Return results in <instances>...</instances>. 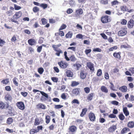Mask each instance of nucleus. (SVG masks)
I'll return each mask as SVG.
<instances>
[{
  "instance_id": "f257e3e1",
  "label": "nucleus",
  "mask_w": 134,
  "mask_h": 134,
  "mask_svg": "<svg viewBox=\"0 0 134 134\" xmlns=\"http://www.w3.org/2000/svg\"><path fill=\"white\" fill-rule=\"evenodd\" d=\"M21 15L22 13L20 11L16 12L13 16L12 18H11L10 20L12 22H14L15 23H18V21L15 20H17L21 16Z\"/></svg>"
},
{
  "instance_id": "f03ea898",
  "label": "nucleus",
  "mask_w": 134,
  "mask_h": 134,
  "mask_svg": "<svg viewBox=\"0 0 134 134\" xmlns=\"http://www.w3.org/2000/svg\"><path fill=\"white\" fill-rule=\"evenodd\" d=\"M110 17L108 15L103 16L101 18V21L103 23H105L110 21Z\"/></svg>"
},
{
  "instance_id": "7ed1b4c3",
  "label": "nucleus",
  "mask_w": 134,
  "mask_h": 134,
  "mask_svg": "<svg viewBox=\"0 0 134 134\" xmlns=\"http://www.w3.org/2000/svg\"><path fill=\"white\" fill-rule=\"evenodd\" d=\"M127 31L126 28L122 29L121 30L119 31L118 35L120 36H122L126 35L127 33Z\"/></svg>"
},
{
  "instance_id": "20e7f679",
  "label": "nucleus",
  "mask_w": 134,
  "mask_h": 134,
  "mask_svg": "<svg viewBox=\"0 0 134 134\" xmlns=\"http://www.w3.org/2000/svg\"><path fill=\"white\" fill-rule=\"evenodd\" d=\"M16 105L21 110H24L25 109V105L24 103L22 102H18L16 103Z\"/></svg>"
},
{
  "instance_id": "39448f33",
  "label": "nucleus",
  "mask_w": 134,
  "mask_h": 134,
  "mask_svg": "<svg viewBox=\"0 0 134 134\" xmlns=\"http://www.w3.org/2000/svg\"><path fill=\"white\" fill-rule=\"evenodd\" d=\"M58 64L62 68H65L68 65V64L67 63H64L62 61H61L60 62H58Z\"/></svg>"
},
{
  "instance_id": "423d86ee",
  "label": "nucleus",
  "mask_w": 134,
  "mask_h": 134,
  "mask_svg": "<svg viewBox=\"0 0 134 134\" xmlns=\"http://www.w3.org/2000/svg\"><path fill=\"white\" fill-rule=\"evenodd\" d=\"M83 13V10L81 8L79 9L76 11V17H79V15Z\"/></svg>"
},
{
  "instance_id": "0eeeda50",
  "label": "nucleus",
  "mask_w": 134,
  "mask_h": 134,
  "mask_svg": "<svg viewBox=\"0 0 134 134\" xmlns=\"http://www.w3.org/2000/svg\"><path fill=\"white\" fill-rule=\"evenodd\" d=\"M89 117L91 121H95L96 117L94 114L93 113H90L89 114Z\"/></svg>"
},
{
  "instance_id": "6e6552de",
  "label": "nucleus",
  "mask_w": 134,
  "mask_h": 134,
  "mask_svg": "<svg viewBox=\"0 0 134 134\" xmlns=\"http://www.w3.org/2000/svg\"><path fill=\"white\" fill-rule=\"evenodd\" d=\"M134 24V21L132 19H131L128 22L127 24L128 27L129 28L132 27Z\"/></svg>"
},
{
  "instance_id": "1a4fd4ad",
  "label": "nucleus",
  "mask_w": 134,
  "mask_h": 134,
  "mask_svg": "<svg viewBox=\"0 0 134 134\" xmlns=\"http://www.w3.org/2000/svg\"><path fill=\"white\" fill-rule=\"evenodd\" d=\"M36 107L38 109H45L46 108V106L42 103L38 104L36 105Z\"/></svg>"
},
{
  "instance_id": "9d476101",
  "label": "nucleus",
  "mask_w": 134,
  "mask_h": 134,
  "mask_svg": "<svg viewBox=\"0 0 134 134\" xmlns=\"http://www.w3.org/2000/svg\"><path fill=\"white\" fill-rule=\"evenodd\" d=\"M28 42L29 44L31 46L35 45L36 43V41L34 39H30L29 40Z\"/></svg>"
},
{
  "instance_id": "9b49d317",
  "label": "nucleus",
  "mask_w": 134,
  "mask_h": 134,
  "mask_svg": "<svg viewBox=\"0 0 134 134\" xmlns=\"http://www.w3.org/2000/svg\"><path fill=\"white\" fill-rule=\"evenodd\" d=\"M116 125H113L110 127L109 129V131L110 132H113L116 129Z\"/></svg>"
},
{
  "instance_id": "f8f14e48",
  "label": "nucleus",
  "mask_w": 134,
  "mask_h": 134,
  "mask_svg": "<svg viewBox=\"0 0 134 134\" xmlns=\"http://www.w3.org/2000/svg\"><path fill=\"white\" fill-rule=\"evenodd\" d=\"M87 66L88 68L91 71H93L94 70L93 65L92 63H88L87 64Z\"/></svg>"
},
{
  "instance_id": "ddd939ff",
  "label": "nucleus",
  "mask_w": 134,
  "mask_h": 134,
  "mask_svg": "<svg viewBox=\"0 0 134 134\" xmlns=\"http://www.w3.org/2000/svg\"><path fill=\"white\" fill-rule=\"evenodd\" d=\"M123 110V112L126 116H127L129 115V112L128 111L127 109V108L126 107L124 108Z\"/></svg>"
},
{
  "instance_id": "4468645a",
  "label": "nucleus",
  "mask_w": 134,
  "mask_h": 134,
  "mask_svg": "<svg viewBox=\"0 0 134 134\" xmlns=\"http://www.w3.org/2000/svg\"><path fill=\"white\" fill-rule=\"evenodd\" d=\"M130 131V129L127 127H125L123 128L121 131V133L122 134H124L126 133L127 131Z\"/></svg>"
},
{
  "instance_id": "2eb2a0df",
  "label": "nucleus",
  "mask_w": 134,
  "mask_h": 134,
  "mask_svg": "<svg viewBox=\"0 0 134 134\" xmlns=\"http://www.w3.org/2000/svg\"><path fill=\"white\" fill-rule=\"evenodd\" d=\"M72 92L74 94L77 95L79 93V88H76L73 89Z\"/></svg>"
},
{
  "instance_id": "dca6fc26",
  "label": "nucleus",
  "mask_w": 134,
  "mask_h": 134,
  "mask_svg": "<svg viewBox=\"0 0 134 134\" xmlns=\"http://www.w3.org/2000/svg\"><path fill=\"white\" fill-rule=\"evenodd\" d=\"M127 125V126L130 128H133L134 127V122L132 121L129 122Z\"/></svg>"
},
{
  "instance_id": "f3484780",
  "label": "nucleus",
  "mask_w": 134,
  "mask_h": 134,
  "mask_svg": "<svg viewBox=\"0 0 134 134\" xmlns=\"http://www.w3.org/2000/svg\"><path fill=\"white\" fill-rule=\"evenodd\" d=\"M100 89L103 92L105 93H107L108 92V90L107 88L104 86H102L101 87Z\"/></svg>"
},
{
  "instance_id": "a211bd4d",
  "label": "nucleus",
  "mask_w": 134,
  "mask_h": 134,
  "mask_svg": "<svg viewBox=\"0 0 134 134\" xmlns=\"http://www.w3.org/2000/svg\"><path fill=\"white\" fill-rule=\"evenodd\" d=\"M119 89L122 92H126L127 91V88L126 86H124L120 87Z\"/></svg>"
},
{
  "instance_id": "6ab92c4d",
  "label": "nucleus",
  "mask_w": 134,
  "mask_h": 134,
  "mask_svg": "<svg viewBox=\"0 0 134 134\" xmlns=\"http://www.w3.org/2000/svg\"><path fill=\"white\" fill-rule=\"evenodd\" d=\"M5 99L6 100L11 101L12 99V98L9 94H7L5 96Z\"/></svg>"
},
{
  "instance_id": "aec40b11",
  "label": "nucleus",
  "mask_w": 134,
  "mask_h": 134,
  "mask_svg": "<svg viewBox=\"0 0 134 134\" xmlns=\"http://www.w3.org/2000/svg\"><path fill=\"white\" fill-rule=\"evenodd\" d=\"M80 77L81 79H84L86 77V74L83 71H81L80 73Z\"/></svg>"
},
{
  "instance_id": "412c9836",
  "label": "nucleus",
  "mask_w": 134,
  "mask_h": 134,
  "mask_svg": "<svg viewBox=\"0 0 134 134\" xmlns=\"http://www.w3.org/2000/svg\"><path fill=\"white\" fill-rule=\"evenodd\" d=\"M66 74L67 76L68 77H72L73 76V72L70 70H68L66 72Z\"/></svg>"
},
{
  "instance_id": "4be33fe9",
  "label": "nucleus",
  "mask_w": 134,
  "mask_h": 134,
  "mask_svg": "<svg viewBox=\"0 0 134 134\" xmlns=\"http://www.w3.org/2000/svg\"><path fill=\"white\" fill-rule=\"evenodd\" d=\"M120 52H118L117 53L116 52H114L113 54V56L115 58L119 59L120 57Z\"/></svg>"
},
{
  "instance_id": "5701e85b",
  "label": "nucleus",
  "mask_w": 134,
  "mask_h": 134,
  "mask_svg": "<svg viewBox=\"0 0 134 134\" xmlns=\"http://www.w3.org/2000/svg\"><path fill=\"white\" fill-rule=\"evenodd\" d=\"M120 8L121 10L123 11H126L128 10V9L125 5L121 6Z\"/></svg>"
},
{
  "instance_id": "b1692460",
  "label": "nucleus",
  "mask_w": 134,
  "mask_h": 134,
  "mask_svg": "<svg viewBox=\"0 0 134 134\" xmlns=\"http://www.w3.org/2000/svg\"><path fill=\"white\" fill-rule=\"evenodd\" d=\"M76 129V127L74 126H71L69 128L70 131L72 132L75 131Z\"/></svg>"
},
{
  "instance_id": "393cba45",
  "label": "nucleus",
  "mask_w": 134,
  "mask_h": 134,
  "mask_svg": "<svg viewBox=\"0 0 134 134\" xmlns=\"http://www.w3.org/2000/svg\"><path fill=\"white\" fill-rule=\"evenodd\" d=\"M72 33L71 32H69L68 33L65 35V37L66 38H71L72 35Z\"/></svg>"
},
{
  "instance_id": "a878e982",
  "label": "nucleus",
  "mask_w": 134,
  "mask_h": 134,
  "mask_svg": "<svg viewBox=\"0 0 134 134\" xmlns=\"http://www.w3.org/2000/svg\"><path fill=\"white\" fill-rule=\"evenodd\" d=\"M119 70L118 69L115 68L111 71V72L113 74V73H117L119 72Z\"/></svg>"
},
{
  "instance_id": "bb28decb",
  "label": "nucleus",
  "mask_w": 134,
  "mask_h": 134,
  "mask_svg": "<svg viewBox=\"0 0 134 134\" xmlns=\"http://www.w3.org/2000/svg\"><path fill=\"white\" fill-rule=\"evenodd\" d=\"M70 60L72 62H75L76 60V59L74 55H72L69 58Z\"/></svg>"
},
{
  "instance_id": "cd10ccee",
  "label": "nucleus",
  "mask_w": 134,
  "mask_h": 134,
  "mask_svg": "<svg viewBox=\"0 0 134 134\" xmlns=\"http://www.w3.org/2000/svg\"><path fill=\"white\" fill-rule=\"evenodd\" d=\"M93 93H91L90 94L88 97H87V99L88 100H91L93 98Z\"/></svg>"
},
{
  "instance_id": "c85d7f7f",
  "label": "nucleus",
  "mask_w": 134,
  "mask_h": 134,
  "mask_svg": "<svg viewBox=\"0 0 134 134\" xmlns=\"http://www.w3.org/2000/svg\"><path fill=\"white\" fill-rule=\"evenodd\" d=\"M79 84L78 82L76 81H73L72 82L71 86L72 87H74L78 85Z\"/></svg>"
},
{
  "instance_id": "c756f323",
  "label": "nucleus",
  "mask_w": 134,
  "mask_h": 134,
  "mask_svg": "<svg viewBox=\"0 0 134 134\" xmlns=\"http://www.w3.org/2000/svg\"><path fill=\"white\" fill-rule=\"evenodd\" d=\"M74 66L76 67L77 70H79L81 66V65L79 63H76L74 65Z\"/></svg>"
},
{
  "instance_id": "7c9ffc66",
  "label": "nucleus",
  "mask_w": 134,
  "mask_h": 134,
  "mask_svg": "<svg viewBox=\"0 0 134 134\" xmlns=\"http://www.w3.org/2000/svg\"><path fill=\"white\" fill-rule=\"evenodd\" d=\"M69 3L71 6H74L75 5V1L73 0H70L69 1Z\"/></svg>"
},
{
  "instance_id": "2f4dec72",
  "label": "nucleus",
  "mask_w": 134,
  "mask_h": 134,
  "mask_svg": "<svg viewBox=\"0 0 134 134\" xmlns=\"http://www.w3.org/2000/svg\"><path fill=\"white\" fill-rule=\"evenodd\" d=\"M17 81H18V79L15 77L14 78L13 80L14 83L16 86H18V83Z\"/></svg>"
},
{
  "instance_id": "473e14b6",
  "label": "nucleus",
  "mask_w": 134,
  "mask_h": 134,
  "mask_svg": "<svg viewBox=\"0 0 134 134\" xmlns=\"http://www.w3.org/2000/svg\"><path fill=\"white\" fill-rule=\"evenodd\" d=\"M13 122V119L11 118H9L7 120V122L9 124H10Z\"/></svg>"
},
{
  "instance_id": "72a5a7b5",
  "label": "nucleus",
  "mask_w": 134,
  "mask_h": 134,
  "mask_svg": "<svg viewBox=\"0 0 134 134\" xmlns=\"http://www.w3.org/2000/svg\"><path fill=\"white\" fill-rule=\"evenodd\" d=\"M45 119L46 120V123L47 124H48L50 122V116L48 115L46 116V117Z\"/></svg>"
},
{
  "instance_id": "f704fd0d",
  "label": "nucleus",
  "mask_w": 134,
  "mask_h": 134,
  "mask_svg": "<svg viewBox=\"0 0 134 134\" xmlns=\"http://www.w3.org/2000/svg\"><path fill=\"white\" fill-rule=\"evenodd\" d=\"M119 117L121 120H123L125 118V116L122 113H121L119 115Z\"/></svg>"
},
{
  "instance_id": "c9c22d12",
  "label": "nucleus",
  "mask_w": 134,
  "mask_h": 134,
  "mask_svg": "<svg viewBox=\"0 0 134 134\" xmlns=\"http://www.w3.org/2000/svg\"><path fill=\"white\" fill-rule=\"evenodd\" d=\"M44 71V69L42 68H40L38 70V72L41 74L43 73Z\"/></svg>"
},
{
  "instance_id": "e433bc0d",
  "label": "nucleus",
  "mask_w": 134,
  "mask_h": 134,
  "mask_svg": "<svg viewBox=\"0 0 134 134\" xmlns=\"http://www.w3.org/2000/svg\"><path fill=\"white\" fill-rule=\"evenodd\" d=\"M66 25L63 24L60 27V29H59V30H62L64 29H65L66 28Z\"/></svg>"
},
{
  "instance_id": "4c0bfd02",
  "label": "nucleus",
  "mask_w": 134,
  "mask_h": 134,
  "mask_svg": "<svg viewBox=\"0 0 134 134\" xmlns=\"http://www.w3.org/2000/svg\"><path fill=\"white\" fill-rule=\"evenodd\" d=\"M40 92L42 95L45 97L46 98H48V95L47 94L43 91H40Z\"/></svg>"
},
{
  "instance_id": "58836bf2",
  "label": "nucleus",
  "mask_w": 134,
  "mask_h": 134,
  "mask_svg": "<svg viewBox=\"0 0 134 134\" xmlns=\"http://www.w3.org/2000/svg\"><path fill=\"white\" fill-rule=\"evenodd\" d=\"M6 14L8 16H10L12 15L13 13L12 10H10L7 12H6Z\"/></svg>"
},
{
  "instance_id": "ea45409f",
  "label": "nucleus",
  "mask_w": 134,
  "mask_h": 134,
  "mask_svg": "<svg viewBox=\"0 0 134 134\" xmlns=\"http://www.w3.org/2000/svg\"><path fill=\"white\" fill-rule=\"evenodd\" d=\"M40 6L41 7L43 8L44 9H45L47 7V4L42 3L40 4Z\"/></svg>"
},
{
  "instance_id": "a19ab883",
  "label": "nucleus",
  "mask_w": 134,
  "mask_h": 134,
  "mask_svg": "<svg viewBox=\"0 0 134 134\" xmlns=\"http://www.w3.org/2000/svg\"><path fill=\"white\" fill-rule=\"evenodd\" d=\"M71 103L72 104L73 103H76L78 104H80V103L78 100L77 99H74L72 102Z\"/></svg>"
},
{
  "instance_id": "79ce46f5",
  "label": "nucleus",
  "mask_w": 134,
  "mask_h": 134,
  "mask_svg": "<svg viewBox=\"0 0 134 134\" xmlns=\"http://www.w3.org/2000/svg\"><path fill=\"white\" fill-rule=\"evenodd\" d=\"M52 80L54 82H57L58 79L56 77H52L51 78Z\"/></svg>"
},
{
  "instance_id": "37998d69",
  "label": "nucleus",
  "mask_w": 134,
  "mask_h": 134,
  "mask_svg": "<svg viewBox=\"0 0 134 134\" xmlns=\"http://www.w3.org/2000/svg\"><path fill=\"white\" fill-rule=\"evenodd\" d=\"M40 123V122L39 120L37 118H36L35 120V125H39Z\"/></svg>"
},
{
  "instance_id": "c03bdc74",
  "label": "nucleus",
  "mask_w": 134,
  "mask_h": 134,
  "mask_svg": "<svg viewBox=\"0 0 134 134\" xmlns=\"http://www.w3.org/2000/svg\"><path fill=\"white\" fill-rule=\"evenodd\" d=\"M33 10L34 12H36L39 10V8L37 7H35L33 8Z\"/></svg>"
},
{
  "instance_id": "a18cd8bd",
  "label": "nucleus",
  "mask_w": 134,
  "mask_h": 134,
  "mask_svg": "<svg viewBox=\"0 0 134 134\" xmlns=\"http://www.w3.org/2000/svg\"><path fill=\"white\" fill-rule=\"evenodd\" d=\"M84 90L85 92L88 93H89L90 91V89L88 87H86L84 88Z\"/></svg>"
},
{
  "instance_id": "49530a36",
  "label": "nucleus",
  "mask_w": 134,
  "mask_h": 134,
  "mask_svg": "<svg viewBox=\"0 0 134 134\" xmlns=\"http://www.w3.org/2000/svg\"><path fill=\"white\" fill-rule=\"evenodd\" d=\"M1 82L3 84H6L9 82V81L8 79H5L2 80Z\"/></svg>"
},
{
  "instance_id": "de8ad7c7",
  "label": "nucleus",
  "mask_w": 134,
  "mask_h": 134,
  "mask_svg": "<svg viewBox=\"0 0 134 134\" xmlns=\"http://www.w3.org/2000/svg\"><path fill=\"white\" fill-rule=\"evenodd\" d=\"M102 74V70L100 69H99L97 73V75L98 76H100Z\"/></svg>"
},
{
  "instance_id": "09e8293b",
  "label": "nucleus",
  "mask_w": 134,
  "mask_h": 134,
  "mask_svg": "<svg viewBox=\"0 0 134 134\" xmlns=\"http://www.w3.org/2000/svg\"><path fill=\"white\" fill-rule=\"evenodd\" d=\"M93 51L94 52H100L101 51V49L99 48H94Z\"/></svg>"
},
{
  "instance_id": "8fccbe9b",
  "label": "nucleus",
  "mask_w": 134,
  "mask_h": 134,
  "mask_svg": "<svg viewBox=\"0 0 134 134\" xmlns=\"http://www.w3.org/2000/svg\"><path fill=\"white\" fill-rule=\"evenodd\" d=\"M63 107V106L61 105H55V108L57 109H59Z\"/></svg>"
},
{
  "instance_id": "3c124183",
  "label": "nucleus",
  "mask_w": 134,
  "mask_h": 134,
  "mask_svg": "<svg viewBox=\"0 0 134 134\" xmlns=\"http://www.w3.org/2000/svg\"><path fill=\"white\" fill-rule=\"evenodd\" d=\"M14 6L15 9V10H18L21 8V7L18 6L16 4H14Z\"/></svg>"
},
{
  "instance_id": "603ef678",
  "label": "nucleus",
  "mask_w": 134,
  "mask_h": 134,
  "mask_svg": "<svg viewBox=\"0 0 134 134\" xmlns=\"http://www.w3.org/2000/svg\"><path fill=\"white\" fill-rule=\"evenodd\" d=\"M4 108H7L9 107V105L7 103H4Z\"/></svg>"
},
{
  "instance_id": "864d4df0",
  "label": "nucleus",
  "mask_w": 134,
  "mask_h": 134,
  "mask_svg": "<svg viewBox=\"0 0 134 134\" xmlns=\"http://www.w3.org/2000/svg\"><path fill=\"white\" fill-rule=\"evenodd\" d=\"M91 51V50L90 49H86L85 51V52L86 55L90 53Z\"/></svg>"
},
{
  "instance_id": "5fc2aeb1",
  "label": "nucleus",
  "mask_w": 134,
  "mask_h": 134,
  "mask_svg": "<svg viewBox=\"0 0 134 134\" xmlns=\"http://www.w3.org/2000/svg\"><path fill=\"white\" fill-rule=\"evenodd\" d=\"M118 47L116 46H114L113 47L110 48L109 49V51H113L114 50H115L117 49Z\"/></svg>"
},
{
  "instance_id": "6e6d98bb",
  "label": "nucleus",
  "mask_w": 134,
  "mask_h": 134,
  "mask_svg": "<svg viewBox=\"0 0 134 134\" xmlns=\"http://www.w3.org/2000/svg\"><path fill=\"white\" fill-rule=\"evenodd\" d=\"M76 37L79 39H81L83 38V36L81 34H78L76 35Z\"/></svg>"
},
{
  "instance_id": "4d7b16f0",
  "label": "nucleus",
  "mask_w": 134,
  "mask_h": 134,
  "mask_svg": "<svg viewBox=\"0 0 134 134\" xmlns=\"http://www.w3.org/2000/svg\"><path fill=\"white\" fill-rule=\"evenodd\" d=\"M111 103L113 104L117 105L119 104V102L116 100H113L112 101Z\"/></svg>"
},
{
  "instance_id": "13d9d810",
  "label": "nucleus",
  "mask_w": 134,
  "mask_h": 134,
  "mask_svg": "<svg viewBox=\"0 0 134 134\" xmlns=\"http://www.w3.org/2000/svg\"><path fill=\"white\" fill-rule=\"evenodd\" d=\"M42 48V46H40L38 47L37 49V52L38 53H40L41 52Z\"/></svg>"
},
{
  "instance_id": "bf43d9fd",
  "label": "nucleus",
  "mask_w": 134,
  "mask_h": 134,
  "mask_svg": "<svg viewBox=\"0 0 134 134\" xmlns=\"http://www.w3.org/2000/svg\"><path fill=\"white\" fill-rule=\"evenodd\" d=\"M42 23L43 25L47 23L46 20L44 18H42Z\"/></svg>"
},
{
  "instance_id": "052dcab7",
  "label": "nucleus",
  "mask_w": 134,
  "mask_h": 134,
  "mask_svg": "<svg viewBox=\"0 0 134 134\" xmlns=\"http://www.w3.org/2000/svg\"><path fill=\"white\" fill-rule=\"evenodd\" d=\"M72 10L70 8L68 9L66 11V13L68 14H71L72 12Z\"/></svg>"
},
{
  "instance_id": "680f3d73",
  "label": "nucleus",
  "mask_w": 134,
  "mask_h": 134,
  "mask_svg": "<svg viewBox=\"0 0 134 134\" xmlns=\"http://www.w3.org/2000/svg\"><path fill=\"white\" fill-rule=\"evenodd\" d=\"M116 117V116L114 115L113 114H110L109 116V117L110 118H115Z\"/></svg>"
},
{
  "instance_id": "e2e57ef3",
  "label": "nucleus",
  "mask_w": 134,
  "mask_h": 134,
  "mask_svg": "<svg viewBox=\"0 0 134 134\" xmlns=\"http://www.w3.org/2000/svg\"><path fill=\"white\" fill-rule=\"evenodd\" d=\"M127 23V21L125 19H123L122 21L121 22V23L123 25H126Z\"/></svg>"
},
{
  "instance_id": "0e129e2a",
  "label": "nucleus",
  "mask_w": 134,
  "mask_h": 134,
  "mask_svg": "<svg viewBox=\"0 0 134 134\" xmlns=\"http://www.w3.org/2000/svg\"><path fill=\"white\" fill-rule=\"evenodd\" d=\"M61 97L63 99H66V96L65 94V93H63L62 94L61 96Z\"/></svg>"
},
{
  "instance_id": "69168bd1",
  "label": "nucleus",
  "mask_w": 134,
  "mask_h": 134,
  "mask_svg": "<svg viewBox=\"0 0 134 134\" xmlns=\"http://www.w3.org/2000/svg\"><path fill=\"white\" fill-rule=\"evenodd\" d=\"M101 3L103 4H108V1L107 0H103L101 1Z\"/></svg>"
},
{
  "instance_id": "338daca9",
  "label": "nucleus",
  "mask_w": 134,
  "mask_h": 134,
  "mask_svg": "<svg viewBox=\"0 0 134 134\" xmlns=\"http://www.w3.org/2000/svg\"><path fill=\"white\" fill-rule=\"evenodd\" d=\"M4 103L2 102H0V108L2 109H4Z\"/></svg>"
},
{
  "instance_id": "774afa93",
  "label": "nucleus",
  "mask_w": 134,
  "mask_h": 134,
  "mask_svg": "<svg viewBox=\"0 0 134 134\" xmlns=\"http://www.w3.org/2000/svg\"><path fill=\"white\" fill-rule=\"evenodd\" d=\"M5 90L7 91H10L11 90V88L9 86H7L5 87Z\"/></svg>"
}]
</instances>
